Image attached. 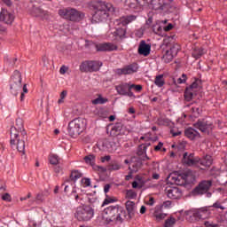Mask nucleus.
Instances as JSON below:
<instances>
[{
	"label": "nucleus",
	"mask_w": 227,
	"mask_h": 227,
	"mask_svg": "<svg viewBox=\"0 0 227 227\" xmlns=\"http://www.w3.org/2000/svg\"><path fill=\"white\" fill-rule=\"evenodd\" d=\"M82 184L83 187H90V185H91V181L90 178L84 177L82 179Z\"/></svg>",
	"instance_id": "nucleus-51"
},
{
	"label": "nucleus",
	"mask_w": 227,
	"mask_h": 227,
	"mask_svg": "<svg viewBox=\"0 0 227 227\" xmlns=\"http://www.w3.org/2000/svg\"><path fill=\"white\" fill-rule=\"evenodd\" d=\"M108 171H119V169H121V165H120L118 162H112L107 167Z\"/></svg>",
	"instance_id": "nucleus-41"
},
{
	"label": "nucleus",
	"mask_w": 227,
	"mask_h": 227,
	"mask_svg": "<svg viewBox=\"0 0 227 227\" xmlns=\"http://www.w3.org/2000/svg\"><path fill=\"white\" fill-rule=\"evenodd\" d=\"M67 70H68V67H67L66 66H62L60 67L59 73L63 75V74H67Z\"/></svg>",
	"instance_id": "nucleus-61"
},
{
	"label": "nucleus",
	"mask_w": 227,
	"mask_h": 227,
	"mask_svg": "<svg viewBox=\"0 0 227 227\" xmlns=\"http://www.w3.org/2000/svg\"><path fill=\"white\" fill-rule=\"evenodd\" d=\"M116 201H118L117 199H113V198H110L109 196H106V198L103 201L102 207H106V205H109V203H114Z\"/></svg>",
	"instance_id": "nucleus-49"
},
{
	"label": "nucleus",
	"mask_w": 227,
	"mask_h": 227,
	"mask_svg": "<svg viewBox=\"0 0 227 227\" xmlns=\"http://www.w3.org/2000/svg\"><path fill=\"white\" fill-rule=\"evenodd\" d=\"M15 20V16L4 9H2L0 12V22H4V24H12Z\"/></svg>",
	"instance_id": "nucleus-21"
},
{
	"label": "nucleus",
	"mask_w": 227,
	"mask_h": 227,
	"mask_svg": "<svg viewBox=\"0 0 227 227\" xmlns=\"http://www.w3.org/2000/svg\"><path fill=\"white\" fill-rule=\"evenodd\" d=\"M175 57L176 56L173 55V53L169 50H167L165 54L162 57V59L164 63H171V61H173V58Z\"/></svg>",
	"instance_id": "nucleus-34"
},
{
	"label": "nucleus",
	"mask_w": 227,
	"mask_h": 227,
	"mask_svg": "<svg viewBox=\"0 0 227 227\" xmlns=\"http://www.w3.org/2000/svg\"><path fill=\"white\" fill-rule=\"evenodd\" d=\"M137 17L136 15H128L121 17V19L116 20V23L118 26L121 25L123 27H119L114 31L113 35V41L114 42H121V40H124V38H127V25L130 24V22H134Z\"/></svg>",
	"instance_id": "nucleus-3"
},
{
	"label": "nucleus",
	"mask_w": 227,
	"mask_h": 227,
	"mask_svg": "<svg viewBox=\"0 0 227 227\" xmlns=\"http://www.w3.org/2000/svg\"><path fill=\"white\" fill-rule=\"evenodd\" d=\"M143 166V160H140L137 157H132L130 160V166L129 167L131 173H137L139 168Z\"/></svg>",
	"instance_id": "nucleus-23"
},
{
	"label": "nucleus",
	"mask_w": 227,
	"mask_h": 227,
	"mask_svg": "<svg viewBox=\"0 0 227 227\" xmlns=\"http://www.w3.org/2000/svg\"><path fill=\"white\" fill-rule=\"evenodd\" d=\"M109 160H111V156L110 155L101 157V162H109Z\"/></svg>",
	"instance_id": "nucleus-62"
},
{
	"label": "nucleus",
	"mask_w": 227,
	"mask_h": 227,
	"mask_svg": "<svg viewBox=\"0 0 227 227\" xmlns=\"http://www.w3.org/2000/svg\"><path fill=\"white\" fill-rule=\"evenodd\" d=\"M153 31L155 35H159V36H160V35H162V27L159 24H155L153 26Z\"/></svg>",
	"instance_id": "nucleus-46"
},
{
	"label": "nucleus",
	"mask_w": 227,
	"mask_h": 227,
	"mask_svg": "<svg viewBox=\"0 0 227 227\" xmlns=\"http://www.w3.org/2000/svg\"><path fill=\"white\" fill-rule=\"evenodd\" d=\"M154 84L158 86V88H162L166 82L164 81V74H159L155 77Z\"/></svg>",
	"instance_id": "nucleus-35"
},
{
	"label": "nucleus",
	"mask_w": 227,
	"mask_h": 227,
	"mask_svg": "<svg viewBox=\"0 0 227 227\" xmlns=\"http://www.w3.org/2000/svg\"><path fill=\"white\" fill-rule=\"evenodd\" d=\"M200 87V80H196L193 82L189 87H187L184 90V98L186 102H191L196 95V91H198V88Z\"/></svg>",
	"instance_id": "nucleus-14"
},
{
	"label": "nucleus",
	"mask_w": 227,
	"mask_h": 227,
	"mask_svg": "<svg viewBox=\"0 0 227 227\" xmlns=\"http://www.w3.org/2000/svg\"><path fill=\"white\" fill-rule=\"evenodd\" d=\"M18 132H20L22 136L21 139H27V133L26 132V129H24V128L21 130H18Z\"/></svg>",
	"instance_id": "nucleus-59"
},
{
	"label": "nucleus",
	"mask_w": 227,
	"mask_h": 227,
	"mask_svg": "<svg viewBox=\"0 0 227 227\" xmlns=\"http://www.w3.org/2000/svg\"><path fill=\"white\" fill-rule=\"evenodd\" d=\"M96 49L99 52H111L112 51H117L118 46L112 43H103L97 44Z\"/></svg>",
	"instance_id": "nucleus-20"
},
{
	"label": "nucleus",
	"mask_w": 227,
	"mask_h": 227,
	"mask_svg": "<svg viewBox=\"0 0 227 227\" xmlns=\"http://www.w3.org/2000/svg\"><path fill=\"white\" fill-rule=\"evenodd\" d=\"M11 146L16 148L20 153L26 155V141L20 138L19 133H15V128H11Z\"/></svg>",
	"instance_id": "nucleus-8"
},
{
	"label": "nucleus",
	"mask_w": 227,
	"mask_h": 227,
	"mask_svg": "<svg viewBox=\"0 0 227 227\" xmlns=\"http://www.w3.org/2000/svg\"><path fill=\"white\" fill-rule=\"evenodd\" d=\"M170 133L172 134L173 137H176L177 136H180V134H182L181 131H175V129H171Z\"/></svg>",
	"instance_id": "nucleus-63"
},
{
	"label": "nucleus",
	"mask_w": 227,
	"mask_h": 227,
	"mask_svg": "<svg viewBox=\"0 0 227 227\" xmlns=\"http://www.w3.org/2000/svg\"><path fill=\"white\" fill-rule=\"evenodd\" d=\"M203 54H205V49H203L201 47L200 48V47H195L193 49L192 56L195 59H200V58H201V56H203Z\"/></svg>",
	"instance_id": "nucleus-32"
},
{
	"label": "nucleus",
	"mask_w": 227,
	"mask_h": 227,
	"mask_svg": "<svg viewBox=\"0 0 227 227\" xmlns=\"http://www.w3.org/2000/svg\"><path fill=\"white\" fill-rule=\"evenodd\" d=\"M136 72H137V64L128 65L122 68H117L114 70V74H116V75H131V74H136Z\"/></svg>",
	"instance_id": "nucleus-17"
},
{
	"label": "nucleus",
	"mask_w": 227,
	"mask_h": 227,
	"mask_svg": "<svg viewBox=\"0 0 227 227\" xmlns=\"http://www.w3.org/2000/svg\"><path fill=\"white\" fill-rule=\"evenodd\" d=\"M126 6H129V8H131L132 10H136L139 6V1L138 0H126Z\"/></svg>",
	"instance_id": "nucleus-38"
},
{
	"label": "nucleus",
	"mask_w": 227,
	"mask_h": 227,
	"mask_svg": "<svg viewBox=\"0 0 227 227\" xmlns=\"http://www.w3.org/2000/svg\"><path fill=\"white\" fill-rule=\"evenodd\" d=\"M0 195L3 201H7V202L12 201V195H10V193H4V192H0Z\"/></svg>",
	"instance_id": "nucleus-48"
},
{
	"label": "nucleus",
	"mask_w": 227,
	"mask_h": 227,
	"mask_svg": "<svg viewBox=\"0 0 227 227\" xmlns=\"http://www.w3.org/2000/svg\"><path fill=\"white\" fill-rule=\"evenodd\" d=\"M176 223V219L174 217L168 218L165 221L164 227H173Z\"/></svg>",
	"instance_id": "nucleus-45"
},
{
	"label": "nucleus",
	"mask_w": 227,
	"mask_h": 227,
	"mask_svg": "<svg viewBox=\"0 0 227 227\" xmlns=\"http://www.w3.org/2000/svg\"><path fill=\"white\" fill-rule=\"evenodd\" d=\"M59 15L71 22H81L84 19V13L74 8H65L59 10Z\"/></svg>",
	"instance_id": "nucleus-6"
},
{
	"label": "nucleus",
	"mask_w": 227,
	"mask_h": 227,
	"mask_svg": "<svg viewBox=\"0 0 227 227\" xmlns=\"http://www.w3.org/2000/svg\"><path fill=\"white\" fill-rule=\"evenodd\" d=\"M150 51H152V45L146 43L145 40H142L138 46V54H140V56H149Z\"/></svg>",
	"instance_id": "nucleus-24"
},
{
	"label": "nucleus",
	"mask_w": 227,
	"mask_h": 227,
	"mask_svg": "<svg viewBox=\"0 0 227 227\" xmlns=\"http://www.w3.org/2000/svg\"><path fill=\"white\" fill-rule=\"evenodd\" d=\"M184 136L188 137V139H191V141H194V139H200L201 137L200 132L193 128L186 129L184 130Z\"/></svg>",
	"instance_id": "nucleus-25"
},
{
	"label": "nucleus",
	"mask_w": 227,
	"mask_h": 227,
	"mask_svg": "<svg viewBox=\"0 0 227 227\" xmlns=\"http://www.w3.org/2000/svg\"><path fill=\"white\" fill-rule=\"evenodd\" d=\"M84 160L86 164H90V166H93L95 164V155L90 154L84 157Z\"/></svg>",
	"instance_id": "nucleus-44"
},
{
	"label": "nucleus",
	"mask_w": 227,
	"mask_h": 227,
	"mask_svg": "<svg viewBox=\"0 0 227 227\" xmlns=\"http://www.w3.org/2000/svg\"><path fill=\"white\" fill-rule=\"evenodd\" d=\"M86 120L76 118L68 123L67 132L71 137H78L86 130Z\"/></svg>",
	"instance_id": "nucleus-5"
},
{
	"label": "nucleus",
	"mask_w": 227,
	"mask_h": 227,
	"mask_svg": "<svg viewBox=\"0 0 227 227\" xmlns=\"http://www.w3.org/2000/svg\"><path fill=\"white\" fill-rule=\"evenodd\" d=\"M126 197L129 198V200H134L137 198V193H136L134 190H128L126 192Z\"/></svg>",
	"instance_id": "nucleus-47"
},
{
	"label": "nucleus",
	"mask_w": 227,
	"mask_h": 227,
	"mask_svg": "<svg viewBox=\"0 0 227 227\" xmlns=\"http://www.w3.org/2000/svg\"><path fill=\"white\" fill-rule=\"evenodd\" d=\"M12 129H15V132H17V130H22V129H24V121L22 118H17L16 127H12Z\"/></svg>",
	"instance_id": "nucleus-42"
},
{
	"label": "nucleus",
	"mask_w": 227,
	"mask_h": 227,
	"mask_svg": "<svg viewBox=\"0 0 227 227\" xmlns=\"http://www.w3.org/2000/svg\"><path fill=\"white\" fill-rule=\"evenodd\" d=\"M6 62L10 67H15V63L17 62V58L7 59Z\"/></svg>",
	"instance_id": "nucleus-55"
},
{
	"label": "nucleus",
	"mask_w": 227,
	"mask_h": 227,
	"mask_svg": "<svg viewBox=\"0 0 227 227\" xmlns=\"http://www.w3.org/2000/svg\"><path fill=\"white\" fill-rule=\"evenodd\" d=\"M211 207H213V208H220V210H224L225 208L220 201L215 202Z\"/></svg>",
	"instance_id": "nucleus-53"
},
{
	"label": "nucleus",
	"mask_w": 227,
	"mask_h": 227,
	"mask_svg": "<svg viewBox=\"0 0 227 227\" xmlns=\"http://www.w3.org/2000/svg\"><path fill=\"white\" fill-rule=\"evenodd\" d=\"M149 212L152 217H153L158 223L166 219V217L168 216V214L162 212V206L159 205L155 206L154 208H151Z\"/></svg>",
	"instance_id": "nucleus-18"
},
{
	"label": "nucleus",
	"mask_w": 227,
	"mask_h": 227,
	"mask_svg": "<svg viewBox=\"0 0 227 227\" xmlns=\"http://www.w3.org/2000/svg\"><path fill=\"white\" fill-rule=\"evenodd\" d=\"M181 175L183 178V185H185V184H191L192 182H194V173L192 172V170H186Z\"/></svg>",
	"instance_id": "nucleus-28"
},
{
	"label": "nucleus",
	"mask_w": 227,
	"mask_h": 227,
	"mask_svg": "<svg viewBox=\"0 0 227 227\" xmlns=\"http://www.w3.org/2000/svg\"><path fill=\"white\" fill-rule=\"evenodd\" d=\"M115 90L118 95H122L124 97L127 95V91H129L130 90V83L121 82L115 86Z\"/></svg>",
	"instance_id": "nucleus-27"
},
{
	"label": "nucleus",
	"mask_w": 227,
	"mask_h": 227,
	"mask_svg": "<svg viewBox=\"0 0 227 227\" xmlns=\"http://www.w3.org/2000/svg\"><path fill=\"white\" fill-rule=\"evenodd\" d=\"M7 33H8L7 28L3 25H0V35H6Z\"/></svg>",
	"instance_id": "nucleus-60"
},
{
	"label": "nucleus",
	"mask_w": 227,
	"mask_h": 227,
	"mask_svg": "<svg viewBox=\"0 0 227 227\" xmlns=\"http://www.w3.org/2000/svg\"><path fill=\"white\" fill-rule=\"evenodd\" d=\"M126 210L129 214V216L132 218L134 214H136V203L134 201L128 200L126 202Z\"/></svg>",
	"instance_id": "nucleus-30"
},
{
	"label": "nucleus",
	"mask_w": 227,
	"mask_h": 227,
	"mask_svg": "<svg viewBox=\"0 0 227 227\" xmlns=\"http://www.w3.org/2000/svg\"><path fill=\"white\" fill-rule=\"evenodd\" d=\"M108 101L107 98H103L102 95H98V98L96 99L92 100L93 106H98L102 104H106Z\"/></svg>",
	"instance_id": "nucleus-37"
},
{
	"label": "nucleus",
	"mask_w": 227,
	"mask_h": 227,
	"mask_svg": "<svg viewBox=\"0 0 227 227\" xmlns=\"http://www.w3.org/2000/svg\"><path fill=\"white\" fill-rule=\"evenodd\" d=\"M206 227H219V224L210 223L209 222L205 223Z\"/></svg>",
	"instance_id": "nucleus-64"
},
{
	"label": "nucleus",
	"mask_w": 227,
	"mask_h": 227,
	"mask_svg": "<svg viewBox=\"0 0 227 227\" xmlns=\"http://www.w3.org/2000/svg\"><path fill=\"white\" fill-rule=\"evenodd\" d=\"M81 176H82V174L81 172H79L78 170H74L71 172L70 179L75 182V180H79Z\"/></svg>",
	"instance_id": "nucleus-43"
},
{
	"label": "nucleus",
	"mask_w": 227,
	"mask_h": 227,
	"mask_svg": "<svg viewBox=\"0 0 227 227\" xmlns=\"http://www.w3.org/2000/svg\"><path fill=\"white\" fill-rule=\"evenodd\" d=\"M35 17H42V15H43V10H42L41 8H35Z\"/></svg>",
	"instance_id": "nucleus-58"
},
{
	"label": "nucleus",
	"mask_w": 227,
	"mask_h": 227,
	"mask_svg": "<svg viewBox=\"0 0 227 227\" xmlns=\"http://www.w3.org/2000/svg\"><path fill=\"white\" fill-rule=\"evenodd\" d=\"M209 216L210 210L207 207H200L184 212V217L187 221H200V219H208Z\"/></svg>",
	"instance_id": "nucleus-7"
},
{
	"label": "nucleus",
	"mask_w": 227,
	"mask_h": 227,
	"mask_svg": "<svg viewBox=\"0 0 227 227\" xmlns=\"http://www.w3.org/2000/svg\"><path fill=\"white\" fill-rule=\"evenodd\" d=\"M150 146V143L142 144L138 146L137 155L140 160H148V155H146V149Z\"/></svg>",
	"instance_id": "nucleus-22"
},
{
	"label": "nucleus",
	"mask_w": 227,
	"mask_h": 227,
	"mask_svg": "<svg viewBox=\"0 0 227 227\" xmlns=\"http://www.w3.org/2000/svg\"><path fill=\"white\" fill-rule=\"evenodd\" d=\"M212 156L206 155L202 159H200L199 164H200V166H203L204 168H210L212 166Z\"/></svg>",
	"instance_id": "nucleus-31"
},
{
	"label": "nucleus",
	"mask_w": 227,
	"mask_h": 227,
	"mask_svg": "<svg viewBox=\"0 0 227 227\" xmlns=\"http://www.w3.org/2000/svg\"><path fill=\"white\" fill-rule=\"evenodd\" d=\"M28 226L29 227H41L42 221L36 223L35 220L28 219Z\"/></svg>",
	"instance_id": "nucleus-50"
},
{
	"label": "nucleus",
	"mask_w": 227,
	"mask_h": 227,
	"mask_svg": "<svg viewBox=\"0 0 227 227\" xmlns=\"http://www.w3.org/2000/svg\"><path fill=\"white\" fill-rule=\"evenodd\" d=\"M45 196H47V194L44 193L43 192L37 193L35 196L36 204L40 205V204L43 203V201H45Z\"/></svg>",
	"instance_id": "nucleus-39"
},
{
	"label": "nucleus",
	"mask_w": 227,
	"mask_h": 227,
	"mask_svg": "<svg viewBox=\"0 0 227 227\" xmlns=\"http://www.w3.org/2000/svg\"><path fill=\"white\" fill-rule=\"evenodd\" d=\"M71 194H72V196H74V200H75L76 203H79L80 205H82V207L84 205V203H86L84 201V197H82V195L77 194V192L74 189H73Z\"/></svg>",
	"instance_id": "nucleus-33"
},
{
	"label": "nucleus",
	"mask_w": 227,
	"mask_h": 227,
	"mask_svg": "<svg viewBox=\"0 0 227 227\" xmlns=\"http://www.w3.org/2000/svg\"><path fill=\"white\" fill-rule=\"evenodd\" d=\"M211 187H212V181H210V180L201 181L193 189L192 194H194V196H201V195L208 192V191H210Z\"/></svg>",
	"instance_id": "nucleus-13"
},
{
	"label": "nucleus",
	"mask_w": 227,
	"mask_h": 227,
	"mask_svg": "<svg viewBox=\"0 0 227 227\" xmlns=\"http://www.w3.org/2000/svg\"><path fill=\"white\" fill-rule=\"evenodd\" d=\"M93 8L95 10L92 15L91 23L98 24V22H106L109 19V13L114 12V7L112 4L98 1L94 4Z\"/></svg>",
	"instance_id": "nucleus-1"
},
{
	"label": "nucleus",
	"mask_w": 227,
	"mask_h": 227,
	"mask_svg": "<svg viewBox=\"0 0 227 227\" xmlns=\"http://www.w3.org/2000/svg\"><path fill=\"white\" fill-rule=\"evenodd\" d=\"M136 180L138 183V188L141 189L145 184H146L147 182L150 181V179H145V177L141 176H136Z\"/></svg>",
	"instance_id": "nucleus-40"
},
{
	"label": "nucleus",
	"mask_w": 227,
	"mask_h": 227,
	"mask_svg": "<svg viewBox=\"0 0 227 227\" xmlns=\"http://www.w3.org/2000/svg\"><path fill=\"white\" fill-rule=\"evenodd\" d=\"M182 164L189 168L198 166V164H200V157L196 156L194 153L185 152L183 154Z\"/></svg>",
	"instance_id": "nucleus-12"
},
{
	"label": "nucleus",
	"mask_w": 227,
	"mask_h": 227,
	"mask_svg": "<svg viewBox=\"0 0 227 227\" xmlns=\"http://www.w3.org/2000/svg\"><path fill=\"white\" fill-rule=\"evenodd\" d=\"M102 67V62L97 60H86L80 65L81 72H98Z\"/></svg>",
	"instance_id": "nucleus-10"
},
{
	"label": "nucleus",
	"mask_w": 227,
	"mask_h": 227,
	"mask_svg": "<svg viewBox=\"0 0 227 227\" xmlns=\"http://www.w3.org/2000/svg\"><path fill=\"white\" fill-rule=\"evenodd\" d=\"M159 207H162V208H169L171 207V201L167 200L164 201L163 204L158 205Z\"/></svg>",
	"instance_id": "nucleus-57"
},
{
	"label": "nucleus",
	"mask_w": 227,
	"mask_h": 227,
	"mask_svg": "<svg viewBox=\"0 0 227 227\" xmlns=\"http://www.w3.org/2000/svg\"><path fill=\"white\" fill-rule=\"evenodd\" d=\"M122 214H125L123 207L119 205L110 206L103 210L102 219L106 224H121L123 223Z\"/></svg>",
	"instance_id": "nucleus-2"
},
{
	"label": "nucleus",
	"mask_w": 227,
	"mask_h": 227,
	"mask_svg": "<svg viewBox=\"0 0 227 227\" xmlns=\"http://www.w3.org/2000/svg\"><path fill=\"white\" fill-rule=\"evenodd\" d=\"M93 215H95V209L90 205L79 206L74 211V219L78 220L79 223L91 221Z\"/></svg>",
	"instance_id": "nucleus-4"
},
{
	"label": "nucleus",
	"mask_w": 227,
	"mask_h": 227,
	"mask_svg": "<svg viewBox=\"0 0 227 227\" xmlns=\"http://www.w3.org/2000/svg\"><path fill=\"white\" fill-rule=\"evenodd\" d=\"M164 44L167 47H169L168 51L174 55L176 56L178 54V51H180V45L176 43H168V40H164Z\"/></svg>",
	"instance_id": "nucleus-29"
},
{
	"label": "nucleus",
	"mask_w": 227,
	"mask_h": 227,
	"mask_svg": "<svg viewBox=\"0 0 227 227\" xmlns=\"http://www.w3.org/2000/svg\"><path fill=\"white\" fill-rule=\"evenodd\" d=\"M126 134H129V131L121 122H116L114 126H112L110 130V136H113V137H116L118 136H126Z\"/></svg>",
	"instance_id": "nucleus-15"
},
{
	"label": "nucleus",
	"mask_w": 227,
	"mask_h": 227,
	"mask_svg": "<svg viewBox=\"0 0 227 227\" xmlns=\"http://www.w3.org/2000/svg\"><path fill=\"white\" fill-rule=\"evenodd\" d=\"M192 112L193 116H200V114H201V109H200V107H192Z\"/></svg>",
	"instance_id": "nucleus-52"
},
{
	"label": "nucleus",
	"mask_w": 227,
	"mask_h": 227,
	"mask_svg": "<svg viewBox=\"0 0 227 227\" xmlns=\"http://www.w3.org/2000/svg\"><path fill=\"white\" fill-rule=\"evenodd\" d=\"M49 160L50 164L57 166V164L59 163V160H61V159L59 158V156H58V154L51 153L49 156Z\"/></svg>",
	"instance_id": "nucleus-36"
},
{
	"label": "nucleus",
	"mask_w": 227,
	"mask_h": 227,
	"mask_svg": "<svg viewBox=\"0 0 227 227\" xmlns=\"http://www.w3.org/2000/svg\"><path fill=\"white\" fill-rule=\"evenodd\" d=\"M130 90L134 89L136 91H141L143 90V86L141 85H136V84H129Z\"/></svg>",
	"instance_id": "nucleus-56"
},
{
	"label": "nucleus",
	"mask_w": 227,
	"mask_h": 227,
	"mask_svg": "<svg viewBox=\"0 0 227 227\" xmlns=\"http://www.w3.org/2000/svg\"><path fill=\"white\" fill-rule=\"evenodd\" d=\"M168 182L171 184H175L176 185H184V179L182 177V174L171 173L168 176Z\"/></svg>",
	"instance_id": "nucleus-26"
},
{
	"label": "nucleus",
	"mask_w": 227,
	"mask_h": 227,
	"mask_svg": "<svg viewBox=\"0 0 227 227\" xmlns=\"http://www.w3.org/2000/svg\"><path fill=\"white\" fill-rule=\"evenodd\" d=\"M165 192L170 200H180L182 198V190L178 187L168 186L165 189Z\"/></svg>",
	"instance_id": "nucleus-19"
},
{
	"label": "nucleus",
	"mask_w": 227,
	"mask_h": 227,
	"mask_svg": "<svg viewBox=\"0 0 227 227\" xmlns=\"http://www.w3.org/2000/svg\"><path fill=\"white\" fill-rule=\"evenodd\" d=\"M172 0H151V6L153 10H161L162 12H168L169 10Z\"/></svg>",
	"instance_id": "nucleus-16"
},
{
	"label": "nucleus",
	"mask_w": 227,
	"mask_h": 227,
	"mask_svg": "<svg viewBox=\"0 0 227 227\" xmlns=\"http://www.w3.org/2000/svg\"><path fill=\"white\" fill-rule=\"evenodd\" d=\"M185 81H187V75L185 74H182L181 78L177 79V84H184V82H185Z\"/></svg>",
	"instance_id": "nucleus-54"
},
{
	"label": "nucleus",
	"mask_w": 227,
	"mask_h": 227,
	"mask_svg": "<svg viewBox=\"0 0 227 227\" xmlns=\"http://www.w3.org/2000/svg\"><path fill=\"white\" fill-rule=\"evenodd\" d=\"M22 89V74L19 71H14L10 81V90L11 93L17 97L19 91Z\"/></svg>",
	"instance_id": "nucleus-9"
},
{
	"label": "nucleus",
	"mask_w": 227,
	"mask_h": 227,
	"mask_svg": "<svg viewBox=\"0 0 227 227\" xmlns=\"http://www.w3.org/2000/svg\"><path fill=\"white\" fill-rule=\"evenodd\" d=\"M193 127L194 129L200 130V132H203V134H207V136L210 135L214 130V123L205 119L198 120L195 123H193Z\"/></svg>",
	"instance_id": "nucleus-11"
}]
</instances>
